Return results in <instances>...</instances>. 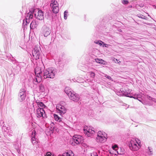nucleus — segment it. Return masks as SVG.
Listing matches in <instances>:
<instances>
[{"instance_id":"nucleus-15","label":"nucleus","mask_w":156,"mask_h":156,"mask_svg":"<svg viewBox=\"0 0 156 156\" xmlns=\"http://www.w3.org/2000/svg\"><path fill=\"white\" fill-rule=\"evenodd\" d=\"M70 99L75 101H77L80 99V97L79 95L73 92L72 93H71L70 95L69 96Z\"/></svg>"},{"instance_id":"nucleus-47","label":"nucleus","mask_w":156,"mask_h":156,"mask_svg":"<svg viewBox=\"0 0 156 156\" xmlns=\"http://www.w3.org/2000/svg\"><path fill=\"white\" fill-rule=\"evenodd\" d=\"M84 144V147L87 146V144Z\"/></svg>"},{"instance_id":"nucleus-39","label":"nucleus","mask_w":156,"mask_h":156,"mask_svg":"<svg viewBox=\"0 0 156 156\" xmlns=\"http://www.w3.org/2000/svg\"><path fill=\"white\" fill-rule=\"evenodd\" d=\"M109 46H110V45L105 44L104 42V43H103V44L102 45V46L103 47H106V48H108Z\"/></svg>"},{"instance_id":"nucleus-6","label":"nucleus","mask_w":156,"mask_h":156,"mask_svg":"<svg viewBox=\"0 0 156 156\" xmlns=\"http://www.w3.org/2000/svg\"><path fill=\"white\" fill-rule=\"evenodd\" d=\"M41 51L39 46H36L34 49L33 51L32 54L34 58L35 59H39L40 58Z\"/></svg>"},{"instance_id":"nucleus-28","label":"nucleus","mask_w":156,"mask_h":156,"mask_svg":"<svg viewBox=\"0 0 156 156\" xmlns=\"http://www.w3.org/2000/svg\"><path fill=\"white\" fill-rule=\"evenodd\" d=\"M26 97L18 96V100L20 102H22L25 100Z\"/></svg>"},{"instance_id":"nucleus-7","label":"nucleus","mask_w":156,"mask_h":156,"mask_svg":"<svg viewBox=\"0 0 156 156\" xmlns=\"http://www.w3.org/2000/svg\"><path fill=\"white\" fill-rule=\"evenodd\" d=\"M140 142H137L136 140H131L130 141V144H129V148L132 150L137 151L140 147Z\"/></svg>"},{"instance_id":"nucleus-34","label":"nucleus","mask_w":156,"mask_h":156,"mask_svg":"<svg viewBox=\"0 0 156 156\" xmlns=\"http://www.w3.org/2000/svg\"><path fill=\"white\" fill-rule=\"evenodd\" d=\"M13 133L12 130H11V129H9L8 133L7 134L9 136H11L12 135Z\"/></svg>"},{"instance_id":"nucleus-8","label":"nucleus","mask_w":156,"mask_h":156,"mask_svg":"<svg viewBox=\"0 0 156 156\" xmlns=\"http://www.w3.org/2000/svg\"><path fill=\"white\" fill-rule=\"evenodd\" d=\"M35 73L36 75V80L37 83L40 82L42 80L43 77H41V75L42 72L41 68L37 67L35 69Z\"/></svg>"},{"instance_id":"nucleus-24","label":"nucleus","mask_w":156,"mask_h":156,"mask_svg":"<svg viewBox=\"0 0 156 156\" xmlns=\"http://www.w3.org/2000/svg\"><path fill=\"white\" fill-rule=\"evenodd\" d=\"M2 129L3 131L4 132L5 134L6 135V134L7 133H8L10 129V128L9 127H6V126H4L3 125L2 127Z\"/></svg>"},{"instance_id":"nucleus-42","label":"nucleus","mask_w":156,"mask_h":156,"mask_svg":"<svg viewBox=\"0 0 156 156\" xmlns=\"http://www.w3.org/2000/svg\"><path fill=\"white\" fill-rule=\"evenodd\" d=\"M147 98L150 100L152 101V100H153V98L151 97L150 96H147Z\"/></svg>"},{"instance_id":"nucleus-33","label":"nucleus","mask_w":156,"mask_h":156,"mask_svg":"<svg viewBox=\"0 0 156 156\" xmlns=\"http://www.w3.org/2000/svg\"><path fill=\"white\" fill-rule=\"evenodd\" d=\"M122 92H121L120 90L119 91V90H117L116 92V94H117L119 96H123V94H122Z\"/></svg>"},{"instance_id":"nucleus-51","label":"nucleus","mask_w":156,"mask_h":156,"mask_svg":"<svg viewBox=\"0 0 156 156\" xmlns=\"http://www.w3.org/2000/svg\"><path fill=\"white\" fill-rule=\"evenodd\" d=\"M62 66L63 67V66H64V65H62Z\"/></svg>"},{"instance_id":"nucleus-2","label":"nucleus","mask_w":156,"mask_h":156,"mask_svg":"<svg viewBox=\"0 0 156 156\" xmlns=\"http://www.w3.org/2000/svg\"><path fill=\"white\" fill-rule=\"evenodd\" d=\"M121 92H122L123 96H125L127 97H129L131 98H133L135 99H137L141 102L139 98H140L142 96L141 94H135L134 95H132L130 93L131 90L128 89L121 88L120 90Z\"/></svg>"},{"instance_id":"nucleus-44","label":"nucleus","mask_w":156,"mask_h":156,"mask_svg":"<svg viewBox=\"0 0 156 156\" xmlns=\"http://www.w3.org/2000/svg\"><path fill=\"white\" fill-rule=\"evenodd\" d=\"M156 101V100L154 98H153V100H152L151 101L155 102V101Z\"/></svg>"},{"instance_id":"nucleus-21","label":"nucleus","mask_w":156,"mask_h":156,"mask_svg":"<svg viewBox=\"0 0 156 156\" xmlns=\"http://www.w3.org/2000/svg\"><path fill=\"white\" fill-rule=\"evenodd\" d=\"M54 117L55 120L58 122H61L62 121V118L60 117L58 115L54 114Z\"/></svg>"},{"instance_id":"nucleus-10","label":"nucleus","mask_w":156,"mask_h":156,"mask_svg":"<svg viewBox=\"0 0 156 156\" xmlns=\"http://www.w3.org/2000/svg\"><path fill=\"white\" fill-rule=\"evenodd\" d=\"M85 127L83 129L84 133L88 137H91L95 133L94 128L92 126Z\"/></svg>"},{"instance_id":"nucleus-4","label":"nucleus","mask_w":156,"mask_h":156,"mask_svg":"<svg viewBox=\"0 0 156 156\" xmlns=\"http://www.w3.org/2000/svg\"><path fill=\"white\" fill-rule=\"evenodd\" d=\"M83 140V137L79 135H74L72 140L70 141V143L71 144L76 145L78 144H80Z\"/></svg>"},{"instance_id":"nucleus-27","label":"nucleus","mask_w":156,"mask_h":156,"mask_svg":"<svg viewBox=\"0 0 156 156\" xmlns=\"http://www.w3.org/2000/svg\"><path fill=\"white\" fill-rule=\"evenodd\" d=\"M45 17L48 20H51L52 19V16L51 14L49 13H47Z\"/></svg>"},{"instance_id":"nucleus-22","label":"nucleus","mask_w":156,"mask_h":156,"mask_svg":"<svg viewBox=\"0 0 156 156\" xmlns=\"http://www.w3.org/2000/svg\"><path fill=\"white\" fill-rule=\"evenodd\" d=\"M36 103L38 108H43V109L44 108H45V107H46V106L41 102L37 101Z\"/></svg>"},{"instance_id":"nucleus-9","label":"nucleus","mask_w":156,"mask_h":156,"mask_svg":"<svg viewBox=\"0 0 156 156\" xmlns=\"http://www.w3.org/2000/svg\"><path fill=\"white\" fill-rule=\"evenodd\" d=\"M51 33V30L50 28L46 25L43 26L41 30V34L45 37H47L50 35Z\"/></svg>"},{"instance_id":"nucleus-18","label":"nucleus","mask_w":156,"mask_h":156,"mask_svg":"<svg viewBox=\"0 0 156 156\" xmlns=\"http://www.w3.org/2000/svg\"><path fill=\"white\" fill-rule=\"evenodd\" d=\"M38 25V24L35 20H33L31 23L30 27L31 29H34L36 28Z\"/></svg>"},{"instance_id":"nucleus-30","label":"nucleus","mask_w":156,"mask_h":156,"mask_svg":"<svg viewBox=\"0 0 156 156\" xmlns=\"http://www.w3.org/2000/svg\"><path fill=\"white\" fill-rule=\"evenodd\" d=\"M17 144H15L14 145V148L16 150V151L19 154H20V149H19Z\"/></svg>"},{"instance_id":"nucleus-1","label":"nucleus","mask_w":156,"mask_h":156,"mask_svg":"<svg viewBox=\"0 0 156 156\" xmlns=\"http://www.w3.org/2000/svg\"><path fill=\"white\" fill-rule=\"evenodd\" d=\"M57 73V69L53 67H50L45 69L43 72L44 79L53 78Z\"/></svg>"},{"instance_id":"nucleus-40","label":"nucleus","mask_w":156,"mask_h":156,"mask_svg":"<svg viewBox=\"0 0 156 156\" xmlns=\"http://www.w3.org/2000/svg\"><path fill=\"white\" fill-rule=\"evenodd\" d=\"M91 156H98V155L96 152H94L91 154Z\"/></svg>"},{"instance_id":"nucleus-12","label":"nucleus","mask_w":156,"mask_h":156,"mask_svg":"<svg viewBox=\"0 0 156 156\" xmlns=\"http://www.w3.org/2000/svg\"><path fill=\"white\" fill-rule=\"evenodd\" d=\"M34 16L36 18L40 20H42L44 19V13L41 10L35 9Z\"/></svg>"},{"instance_id":"nucleus-32","label":"nucleus","mask_w":156,"mask_h":156,"mask_svg":"<svg viewBox=\"0 0 156 156\" xmlns=\"http://www.w3.org/2000/svg\"><path fill=\"white\" fill-rule=\"evenodd\" d=\"M68 12L67 10H66L64 12V19L65 20H66L67 19V17L68 16Z\"/></svg>"},{"instance_id":"nucleus-23","label":"nucleus","mask_w":156,"mask_h":156,"mask_svg":"<svg viewBox=\"0 0 156 156\" xmlns=\"http://www.w3.org/2000/svg\"><path fill=\"white\" fill-rule=\"evenodd\" d=\"M95 61L96 62L98 63L104 65L105 64V61L101 59H99L98 58H96L95 59Z\"/></svg>"},{"instance_id":"nucleus-13","label":"nucleus","mask_w":156,"mask_h":156,"mask_svg":"<svg viewBox=\"0 0 156 156\" xmlns=\"http://www.w3.org/2000/svg\"><path fill=\"white\" fill-rule=\"evenodd\" d=\"M37 116L38 118L42 117L43 118H47L46 114L43 108H38L37 109Z\"/></svg>"},{"instance_id":"nucleus-17","label":"nucleus","mask_w":156,"mask_h":156,"mask_svg":"<svg viewBox=\"0 0 156 156\" xmlns=\"http://www.w3.org/2000/svg\"><path fill=\"white\" fill-rule=\"evenodd\" d=\"M146 153L148 155H152L153 154V149L151 147H148L147 149L146 150Z\"/></svg>"},{"instance_id":"nucleus-29","label":"nucleus","mask_w":156,"mask_h":156,"mask_svg":"<svg viewBox=\"0 0 156 156\" xmlns=\"http://www.w3.org/2000/svg\"><path fill=\"white\" fill-rule=\"evenodd\" d=\"M94 43L97 44L99 45L100 46H102L104 42L100 40H98V41H94Z\"/></svg>"},{"instance_id":"nucleus-38","label":"nucleus","mask_w":156,"mask_h":156,"mask_svg":"<svg viewBox=\"0 0 156 156\" xmlns=\"http://www.w3.org/2000/svg\"><path fill=\"white\" fill-rule=\"evenodd\" d=\"M59 124L62 127L64 126L65 125V123L63 122L62 121L61 122H59Z\"/></svg>"},{"instance_id":"nucleus-50","label":"nucleus","mask_w":156,"mask_h":156,"mask_svg":"<svg viewBox=\"0 0 156 156\" xmlns=\"http://www.w3.org/2000/svg\"><path fill=\"white\" fill-rule=\"evenodd\" d=\"M53 129H54V127H53Z\"/></svg>"},{"instance_id":"nucleus-14","label":"nucleus","mask_w":156,"mask_h":156,"mask_svg":"<svg viewBox=\"0 0 156 156\" xmlns=\"http://www.w3.org/2000/svg\"><path fill=\"white\" fill-rule=\"evenodd\" d=\"M35 12V9H32L30 10L29 12L27 13L26 18V22L27 23L30 22V20L32 19L33 17V14Z\"/></svg>"},{"instance_id":"nucleus-45","label":"nucleus","mask_w":156,"mask_h":156,"mask_svg":"<svg viewBox=\"0 0 156 156\" xmlns=\"http://www.w3.org/2000/svg\"><path fill=\"white\" fill-rule=\"evenodd\" d=\"M1 123H4V122L2 120H1L0 121V123L1 124Z\"/></svg>"},{"instance_id":"nucleus-16","label":"nucleus","mask_w":156,"mask_h":156,"mask_svg":"<svg viewBox=\"0 0 156 156\" xmlns=\"http://www.w3.org/2000/svg\"><path fill=\"white\" fill-rule=\"evenodd\" d=\"M36 132L35 130H33L32 132L31 137V142L33 145H34L38 143L37 139L35 137Z\"/></svg>"},{"instance_id":"nucleus-5","label":"nucleus","mask_w":156,"mask_h":156,"mask_svg":"<svg viewBox=\"0 0 156 156\" xmlns=\"http://www.w3.org/2000/svg\"><path fill=\"white\" fill-rule=\"evenodd\" d=\"M50 6L55 13H57L59 12L58 4L56 0H52L50 4Z\"/></svg>"},{"instance_id":"nucleus-36","label":"nucleus","mask_w":156,"mask_h":156,"mask_svg":"<svg viewBox=\"0 0 156 156\" xmlns=\"http://www.w3.org/2000/svg\"><path fill=\"white\" fill-rule=\"evenodd\" d=\"M138 17L143 19H147V18L141 14L138 15Z\"/></svg>"},{"instance_id":"nucleus-41","label":"nucleus","mask_w":156,"mask_h":156,"mask_svg":"<svg viewBox=\"0 0 156 156\" xmlns=\"http://www.w3.org/2000/svg\"><path fill=\"white\" fill-rule=\"evenodd\" d=\"M70 151L69 152H66L64 153V154H67L66 155H65V156H71L69 153H70Z\"/></svg>"},{"instance_id":"nucleus-46","label":"nucleus","mask_w":156,"mask_h":156,"mask_svg":"<svg viewBox=\"0 0 156 156\" xmlns=\"http://www.w3.org/2000/svg\"><path fill=\"white\" fill-rule=\"evenodd\" d=\"M54 125V124L53 123H52V124H51V126H53V125Z\"/></svg>"},{"instance_id":"nucleus-3","label":"nucleus","mask_w":156,"mask_h":156,"mask_svg":"<svg viewBox=\"0 0 156 156\" xmlns=\"http://www.w3.org/2000/svg\"><path fill=\"white\" fill-rule=\"evenodd\" d=\"M107 137V134L104 132L99 131L97 133L95 140L97 143H103L106 140Z\"/></svg>"},{"instance_id":"nucleus-37","label":"nucleus","mask_w":156,"mask_h":156,"mask_svg":"<svg viewBox=\"0 0 156 156\" xmlns=\"http://www.w3.org/2000/svg\"><path fill=\"white\" fill-rule=\"evenodd\" d=\"M105 76L106 78H107L109 80H113L112 79V78H111V77H110V76L108 75H105Z\"/></svg>"},{"instance_id":"nucleus-43","label":"nucleus","mask_w":156,"mask_h":156,"mask_svg":"<svg viewBox=\"0 0 156 156\" xmlns=\"http://www.w3.org/2000/svg\"><path fill=\"white\" fill-rule=\"evenodd\" d=\"M62 154V155H61V154H60L59 155H58V156H65V155H66V154Z\"/></svg>"},{"instance_id":"nucleus-25","label":"nucleus","mask_w":156,"mask_h":156,"mask_svg":"<svg viewBox=\"0 0 156 156\" xmlns=\"http://www.w3.org/2000/svg\"><path fill=\"white\" fill-rule=\"evenodd\" d=\"M112 147L113 149L115 152V153H114V154L115 155H117L119 154L118 151H117V149H118L117 145L115 144L114 145L112 146Z\"/></svg>"},{"instance_id":"nucleus-49","label":"nucleus","mask_w":156,"mask_h":156,"mask_svg":"<svg viewBox=\"0 0 156 156\" xmlns=\"http://www.w3.org/2000/svg\"><path fill=\"white\" fill-rule=\"evenodd\" d=\"M31 124L32 125L33 124V123L31 122H30Z\"/></svg>"},{"instance_id":"nucleus-19","label":"nucleus","mask_w":156,"mask_h":156,"mask_svg":"<svg viewBox=\"0 0 156 156\" xmlns=\"http://www.w3.org/2000/svg\"><path fill=\"white\" fill-rule=\"evenodd\" d=\"M65 91L66 93L69 96L72 93L73 91L71 90V89L69 87H66L65 89Z\"/></svg>"},{"instance_id":"nucleus-26","label":"nucleus","mask_w":156,"mask_h":156,"mask_svg":"<svg viewBox=\"0 0 156 156\" xmlns=\"http://www.w3.org/2000/svg\"><path fill=\"white\" fill-rule=\"evenodd\" d=\"M39 89L40 92H44L45 91V88L43 85L41 84L39 86Z\"/></svg>"},{"instance_id":"nucleus-31","label":"nucleus","mask_w":156,"mask_h":156,"mask_svg":"<svg viewBox=\"0 0 156 156\" xmlns=\"http://www.w3.org/2000/svg\"><path fill=\"white\" fill-rule=\"evenodd\" d=\"M89 73L90 75V77L92 79L94 78L95 76V74L94 72H89Z\"/></svg>"},{"instance_id":"nucleus-48","label":"nucleus","mask_w":156,"mask_h":156,"mask_svg":"<svg viewBox=\"0 0 156 156\" xmlns=\"http://www.w3.org/2000/svg\"><path fill=\"white\" fill-rule=\"evenodd\" d=\"M59 64L60 65V66H62V65H61V63H59Z\"/></svg>"},{"instance_id":"nucleus-11","label":"nucleus","mask_w":156,"mask_h":156,"mask_svg":"<svg viewBox=\"0 0 156 156\" xmlns=\"http://www.w3.org/2000/svg\"><path fill=\"white\" fill-rule=\"evenodd\" d=\"M57 112L61 115L63 116L66 112V109L64 106L60 104H58L56 107Z\"/></svg>"},{"instance_id":"nucleus-35","label":"nucleus","mask_w":156,"mask_h":156,"mask_svg":"<svg viewBox=\"0 0 156 156\" xmlns=\"http://www.w3.org/2000/svg\"><path fill=\"white\" fill-rule=\"evenodd\" d=\"M122 2L124 5H127L129 3L128 0H122Z\"/></svg>"},{"instance_id":"nucleus-20","label":"nucleus","mask_w":156,"mask_h":156,"mask_svg":"<svg viewBox=\"0 0 156 156\" xmlns=\"http://www.w3.org/2000/svg\"><path fill=\"white\" fill-rule=\"evenodd\" d=\"M26 96L27 94L25 89L23 88L21 89L18 94V96L26 97Z\"/></svg>"},{"instance_id":"nucleus-52","label":"nucleus","mask_w":156,"mask_h":156,"mask_svg":"<svg viewBox=\"0 0 156 156\" xmlns=\"http://www.w3.org/2000/svg\"><path fill=\"white\" fill-rule=\"evenodd\" d=\"M155 103H156V101H155Z\"/></svg>"}]
</instances>
